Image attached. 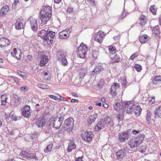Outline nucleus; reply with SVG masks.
<instances>
[{
	"label": "nucleus",
	"mask_w": 161,
	"mask_h": 161,
	"mask_svg": "<svg viewBox=\"0 0 161 161\" xmlns=\"http://www.w3.org/2000/svg\"><path fill=\"white\" fill-rule=\"evenodd\" d=\"M134 104L131 101L124 103L115 102L114 105V108L115 110L122 113L125 111L127 108V113L130 114L131 113L132 108L133 106H135Z\"/></svg>",
	"instance_id": "1"
},
{
	"label": "nucleus",
	"mask_w": 161,
	"mask_h": 161,
	"mask_svg": "<svg viewBox=\"0 0 161 161\" xmlns=\"http://www.w3.org/2000/svg\"><path fill=\"white\" fill-rule=\"evenodd\" d=\"M55 35V32L49 31V29L47 28L41 30L38 34V36L43 39L45 45L50 44L53 42Z\"/></svg>",
	"instance_id": "2"
},
{
	"label": "nucleus",
	"mask_w": 161,
	"mask_h": 161,
	"mask_svg": "<svg viewBox=\"0 0 161 161\" xmlns=\"http://www.w3.org/2000/svg\"><path fill=\"white\" fill-rule=\"evenodd\" d=\"M51 8L49 6H44L41 9L40 19L41 20V25L46 24L51 17Z\"/></svg>",
	"instance_id": "3"
},
{
	"label": "nucleus",
	"mask_w": 161,
	"mask_h": 161,
	"mask_svg": "<svg viewBox=\"0 0 161 161\" xmlns=\"http://www.w3.org/2000/svg\"><path fill=\"white\" fill-rule=\"evenodd\" d=\"M113 125V120L109 117H107L104 119H101L95 126V130L97 131L103 129L106 126H111Z\"/></svg>",
	"instance_id": "4"
},
{
	"label": "nucleus",
	"mask_w": 161,
	"mask_h": 161,
	"mask_svg": "<svg viewBox=\"0 0 161 161\" xmlns=\"http://www.w3.org/2000/svg\"><path fill=\"white\" fill-rule=\"evenodd\" d=\"M145 137L143 134H140L136 137L130 139L128 142V145L131 148L137 147L143 141Z\"/></svg>",
	"instance_id": "5"
},
{
	"label": "nucleus",
	"mask_w": 161,
	"mask_h": 161,
	"mask_svg": "<svg viewBox=\"0 0 161 161\" xmlns=\"http://www.w3.org/2000/svg\"><path fill=\"white\" fill-rule=\"evenodd\" d=\"M64 119L63 117H52L49 119V122L52 124L53 127L56 129H58L61 126Z\"/></svg>",
	"instance_id": "6"
},
{
	"label": "nucleus",
	"mask_w": 161,
	"mask_h": 161,
	"mask_svg": "<svg viewBox=\"0 0 161 161\" xmlns=\"http://www.w3.org/2000/svg\"><path fill=\"white\" fill-rule=\"evenodd\" d=\"M87 50L88 49L86 45L84 43H81L77 49L78 56L80 58H84L86 57Z\"/></svg>",
	"instance_id": "7"
},
{
	"label": "nucleus",
	"mask_w": 161,
	"mask_h": 161,
	"mask_svg": "<svg viewBox=\"0 0 161 161\" xmlns=\"http://www.w3.org/2000/svg\"><path fill=\"white\" fill-rule=\"evenodd\" d=\"M73 119L72 118H69L65 120L64 127L68 132H70L73 129Z\"/></svg>",
	"instance_id": "8"
},
{
	"label": "nucleus",
	"mask_w": 161,
	"mask_h": 161,
	"mask_svg": "<svg viewBox=\"0 0 161 161\" xmlns=\"http://www.w3.org/2000/svg\"><path fill=\"white\" fill-rule=\"evenodd\" d=\"M93 135L92 132L83 131L82 132L81 136L82 139L85 141L89 142L92 141Z\"/></svg>",
	"instance_id": "9"
},
{
	"label": "nucleus",
	"mask_w": 161,
	"mask_h": 161,
	"mask_svg": "<svg viewBox=\"0 0 161 161\" xmlns=\"http://www.w3.org/2000/svg\"><path fill=\"white\" fill-rule=\"evenodd\" d=\"M58 60L63 66H65L67 65L68 62L66 58V54L63 52H59L58 54Z\"/></svg>",
	"instance_id": "10"
},
{
	"label": "nucleus",
	"mask_w": 161,
	"mask_h": 161,
	"mask_svg": "<svg viewBox=\"0 0 161 161\" xmlns=\"http://www.w3.org/2000/svg\"><path fill=\"white\" fill-rule=\"evenodd\" d=\"M119 86L118 83H114L112 86L110 90V94L112 96H116L119 92Z\"/></svg>",
	"instance_id": "11"
},
{
	"label": "nucleus",
	"mask_w": 161,
	"mask_h": 161,
	"mask_svg": "<svg viewBox=\"0 0 161 161\" xmlns=\"http://www.w3.org/2000/svg\"><path fill=\"white\" fill-rule=\"evenodd\" d=\"M131 102L132 103H134V105L135 106H133V107L132 108V112L133 111V112L134 113L135 116L136 117H138L140 116L141 114V112L142 111V108L139 106L137 105L138 103H136V102L134 101H131Z\"/></svg>",
	"instance_id": "12"
},
{
	"label": "nucleus",
	"mask_w": 161,
	"mask_h": 161,
	"mask_svg": "<svg viewBox=\"0 0 161 161\" xmlns=\"http://www.w3.org/2000/svg\"><path fill=\"white\" fill-rule=\"evenodd\" d=\"M106 33L100 31L95 34L94 36L95 40L101 43L102 42Z\"/></svg>",
	"instance_id": "13"
},
{
	"label": "nucleus",
	"mask_w": 161,
	"mask_h": 161,
	"mask_svg": "<svg viewBox=\"0 0 161 161\" xmlns=\"http://www.w3.org/2000/svg\"><path fill=\"white\" fill-rule=\"evenodd\" d=\"M129 134L127 131H124L119 133V135L118 140L119 142H122L127 140L129 138Z\"/></svg>",
	"instance_id": "14"
},
{
	"label": "nucleus",
	"mask_w": 161,
	"mask_h": 161,
	"mask_svg": "<svg viewBox=\"0 0 161 161\" xmlns=\"http://www.w3.org/2000/svg\"><path fill=\"white\" fill-rule=\"evenodd\" d=\"M126 151L125 149L119 150L115 153V155L118 160H120L126 155Z\"/></svg>",
	"instance_id": "15"
},
{
	"label": "nucleus",
	"mask_w": 161,
	"mask_h": 161,
	"mask_svg": "<svg viewBox=\"0 0 161 161\" xmlns=\"http://www.w3.org/2000/svg\"><path fill=\"white\" fill-rule=\"evenodd\" d=\"M70 31L69 29L64 30L59 33V38L61 39H66L69 37L70 34Z\"/></svg>",
	"instance_id": "16"
},
{
	"label": "nucleus",
	"mask_w": 161,
	"mask_h": 161,
	"mask_svg": "<svg viewBox=\"0 0 161 161\" xmlns=\"http://www.w3.org/2000/svg\"><path fill=\"white\" fill-rule=\"evenodd\" d=\"M12 56L15 57L17 60L20 58L21 57V51L19 49L14 48L13 51L11 52Z\"/></svg>",
	"instance_id": "17"
},
{
	"label": "nucleus",
	"mask_w": 161,
	"mask_h": 161,
	"mask_svg": "<svg viewBox=\"0 0 161 161\" xmlns=\"http://www.w3.org/2000/svg\"><path fill=\"white\" fill-rule=\"evenodd\" d=\"M20 156L22 157L26 158L28 159L34 158L35 159L36 156L35 154H31L26 151H21L20 153Z\"/></svg>",
	"instance_id": "18"
},
{
	"label": "nucleus",
	"mask_w": 161,
	"mask_h": 161,
	"mask_svg": "<svg viewBox=\"0 0 161 161\" xmlns=\"http://www.w3.org/2000/svg\"><path fill=\"white\" fill-rule=\"evenodd\" d=\"M10 43V41L5 37H2L0 39V46L3 47L9 45Z\"/></svg>",
	"instance_id": "19"
},
{
	"label": "nucleus",
	"mask_w": 161,
	"mask_h": 161,
	"mask_svg": "<svg viewBox=\"0 0 161 161\" xmlns=\"http://www.w3.org/2000/svg\"><path fill=\"white\" fill-rule=\"evenodd\" d=\"M30 107L29 106L26 105L24 107L23 111V114L25 118H28L31 116Z\"/></svg>",
	"instance_id": "20"
},
{
	"label": "nucleus",
	"mask_w": 161,
	"mask_h": 161,
	"mask_svg": "<svg viewBox=\"0 0 161 161\" xmlns=\"http://www.w3.org/2000/svg\"><path fill=\"white\" fill-rule=\"evenodd\" d=\"M30 21L32 29L34 31H36L38 28L37 20L31 18L30 19Z\"/></svg>",
	"instance_id": "21"
},
{
	"label": "nucleus",
	"mask_w": 161,
	"mask_h": 161,
	"mask_svg": "<svg viewBox=\"0 0 161 161\" xmlns=\"http://www.w3.org/2000/svg\"><path fill=\"white\" fill-rule=\"evenodd\" d=\"M104 69L103 67L100 65H96L94 69L92 71L91 75L94 76L96 73L102 71Z\"/></svg>",
	"instance_id": "22"
},
{
	"label": "nucleus",
	"mask_w": 161,
	"mask_h": 161,
	"mask_svg": "<svg viewBox=\"0 0 161 161\" xmlns=\"http://www.w3.org/2000/svg\"><path fill=\"white\" fill-rule=\"evenodd\" d=\"M9 8L7 5L3 7L1 9L0 16H4L8 14Z\"/></svg>",
	"instance_id": "23"
},
{
	"label": "nucleus",
	"mask_w": 161,
	"mask_h": 161,
	"mask_svg": "<svg viewBox=\"0 0 161 161\" xmlns=\"http://www.w3.org/2000/svg\"><path fill=\"white\" fill-rule=\"evenodd\" d=\"M150 38V37L147 35L143 34L139 37V40L141 43H144L147 42Z\"/></svg>",
	"instance_id": "24"
},
{
	"label": "nucleus",
	"mask_w": 161,
	"mask_h": 161,
	"mask_svg": "<svg viewBox=\"0 0 161 161\" xmlns=\"http://www.w3.org/2000/svg\"><path fill=\"white\" fill-rule=\"evenodd\" d=\"M76 145L74 142L73 141H70L69 143L68 146L67 148V151L68 153H70L76 148Z\"/></svg>",
	"instance_id": "25"
},
{
	"label": "nucleus",
	"mask_w": 161,
	"mask_h": 161,
	"mask_svg": "<svg viewBox=\"0 0 161 161\" xmlns=\"http://www.w3.org/2000/svg\"><path fill=\"white\" fill-rule=\"evenodd\" d=\"M109 56L112 59V62L113 63L118 62L121 59V58L119 56V54L117 55L116 53H115L113 55H110Z\"/></svg>",
	"instance_id": "26"
},
{
	"label": "nucleus",
	"mask_w": 161,
	"mask_h": 161,
	"mask_svg": "<svg viewBox=\"0 0 161 161\" xmlns=\"http://www.w3.org/2000/svg\"><path fill=\"white\" fill-rule=\"evenodd\" d=\"M147 20V17L144 15H142L139 19L138 22L141 25L143 26L146 23Z\"/></svg>",
	"instance_id": "27"
},
{
	"label": "nucleus",
	"mask_w": 161,
	"mask_h": 161,
	"mask_svg": "<svg viewBox=\"0 0 161 161\" xmlns=\"http://www.w3.org/2000/svg\"><path fill=\"white\" fill-rule=\"evenodd\" d=\"M155 118L161 119V106H160L156 108L154 113Z\"/></svg>",
	"instance_id": "28"
},
{
	"label": "nucleus",
	"mask_w": 161,
	"mask_h": 161,
	"mask_svg": "<svg viewBox=\"0 0 161 161\" xmlns=\"http://www.w3.org/2000/svg\"><path fill=\"white\" fill-rule=\"evenodd\" d=\"M40 61V65L41 66H43L45 65L47 62L48 61L47 57V56L42 55L41 56Z\"/></svg>",
	"instance_id": "29"
},
{
	"label": "nucleus",
	"mask_w": 161,
	"mask_h": 161,
	"mask_svg": "<svg viewBox=\"0 0 161 161\" xmlns=\"http://www.w3.org/2000/svg\"><path fill=\"white\" fill-rule=\"evenodd\" d=\"M87 72V71L86 68L80 69L79 70V73L80 76V78L82 79L83 78Z\"/></svg>",
	"instance_id": "30"
},
{
	"label": "nucleus",
	"mask_w": 161,
	"mask_h": 161,
	"mask_svg": "<svg viewBox=\"0 0 161 161\" xmlns=\"http://www.w3.org/2000/svg\"><path fill=\"white\" fill-rule=\"evenodd\" d=\"M36 125L38 127H42L46 124L45 120L43 119H39L36 122Z\"/></svg>",
	"instance_id": "31"
},
{
	"label": "nucleus",
	"mask_w": 161,
	"mask_h": 161,
	"mask_svg": "<svg viewBox=\"0 0 161 161\" xmlns=\"http://www.w3.org/2000/svg\"><path fill=\"white\" fill-rule=\"evenodd\" d=\"M97 116L96 114H94L90 116L87 119V122L91 125L92 122H94L95 119L97 118Z\"/></svg>",
	"instance_id": "32"
},
{
	"label": "nucleus",
	"mask_w": 161,
	"mask_h": 161,
	"mask_svg": "<svg viewBox=\"0 0 161 161\" xmlns=\"http://www.w3.org/2000/svg\"><path fill=\"white\" fill-rule=\"evenodd\" d=\"M15 28L18 30H19L23 28V24L19 21H17L15 24Z\"/></svg>",
	"instance_id": "33"
},
{
	"label": "nucleus",
	"mask_w": 161,
	"mask_h": 161,
	"mask_svg": "<svg viewBox=\"0 0 161 161\" xmlns=\"http://www.w3.org/2000/svg\"><path fill=\"white\" fill-rule=\"evenodd\" d=\"M42 75L43 76V78L44 80L46 81H49L51 77L49 74H48L45 71H44L42 73Z\"/></svg>",
	"instance_id": "34"
},
{
	"label": "nucleus",
	"mask_w": 161,
	"mask_h": 161,
	"mask_svg": "<svg viewBox=\"0 0 161 161\" xmlns=\"http://www.w3.org/2000/svg\"><path fill=\"white\" fill-rule=\"evenodd\" d=\"M116 47H115L113 46H110L109 47L108 50L110 52V55H113L115 53Z\"/></svg>",
	"instance_id": "35"
},
{
	"label": "nucleus",
	"mask_w": 161,
	"mask_h": 161,
	"mask_svg": "<svg viewBox=\"0 0 161 161\" xmlns=\"http://www.w3.org/2000/svg\"><path fill=\"white\" fill-rule=\"evenodd\" d=\"M155 5L151 6L149 8V10L154 15L156 14L157 9Z\"/></svg>",
	"instance_id": "36"
},
{
	"label": "nucleus",
	"mask_w": 161,
	"mask_h": 161,
	"mask_svg": "<svg viewBox=\"0 0 161 161\" xmlns=\"http://www.w3.org/2000/svg\"><path fill=\"white\" fill-rule=\"evenodd\" d=\"M9 80L11 81H14L17 84L19 85V79L17 77L14 76H11L9 77Z\"/></svg>",
	"instance_id": "37"
},
{
	"label": "nucleus",
	"mask_w": 161,
	"mask_h": 161,
	"mask_svg": "<svg viewBox=\"0 0 161 161\" xmlns=\"http://www.w3.org/2000/svg\"><path fill=\"white\" fill-rule=\"evenodd\" d=\"M37 86L43 89H49L50 88V87L49 86L43 84H38L37 85Z\"/></svg>",
	"instance_id": "38"
},
{
	"label": "nucleus",
	"mask_w": 161,
	"mask_h": 161,
	"mask_svg": "<svg viewBox=\"0 0 161 161\" xmlns=\"http://www.w3.org/2000/svg\"><path fill=\"white\" fill-rule=\"evenodd\" d=\"M121 83L123 89H125L127 86V82L126 80L123 78V79L121 80Z\"/></svg>",
	"instance_id": "39"
},
{
	"label": "nucleus",
	"mask_w": 161,
	"mask_h": 161,
	"mask_svg": "<svg viewBox=\"0 0 161 161\" xmlns=\"http://www.w3.org/2000/svg\"><path fill=\"white\" fill-rule=\"evenodd\" d=\"M153 33L157 34V35H158L160 34V30L158 26H155L153 29Z\"/></svg>",
	"instance_id": "40"
},
{
	"label": "nucleus",
	"mask_w": 161,
	"mask_h": 161,
	"mask_svg": "<svg viewBox=\"0 0 161 161\" xmlns=\"http://www.w3.org/2000/svg\"><path fill=\"white\" fill-rule=\"evenodd\" d=\"M53 147V145L52 144L48 145L46 149L44 150V152L47 153L50 152Z\"/></svg>",
	"instance_id": "41"
},
{
	"label": "nucleus",
	"mask_w": 161,
	"mask_h": 161,
	"mask_svg": "<svg viewBox=\"0 0 161 161\" xmlns=\"http://www.w3.org/2000/svg\"><path fill=\"white\" fill-rule=\"evenodd\" d=\"M127 14H128V13L126 12L124 10L121 15L119 17V20L120 21L123 18L125 17Z\"/></svg>",
	"instance_id": "42"
},
{
	"label": "nucleus",
	"mask_w": 161,
	"mask_h": 161,
	"mask_svg": "<svg viewBox=\"0 0 161 161\" xmlns=\"http://www.w3.org/2000/svg\"><path fill=\"white\" fill-rule=\"evenodd\" d=\"M151 113L148 112L146 115V120L147 123L150 124L151 119Z\"/></svg>",
	"instance_id": "43"
},
{
	"label": "nucleus",
	"mask_w": 161,
	"mask_h": 161,
	"mask_svg": "<svg viewBox=\"0 0 161 161\" xmlns=\"http://www.w3.org/2000/svg\"><path fill=\"white\" fill-rule=\"evenodd\" d=\"M68 14H70L72 16H73L74 13L73 11V8L71 7H69L67 10V15H68Z\"/></svg>",
	"instance_id": "44"
},
{
	"label": "nucleus",
	"mask_w": 161,
	"mask_h": 161,
	"mask_svg": "<svg viewBox=\"0 0 161 161\" xmlns=\"http://www.w3.org/2000/svg\"><path fill=\"white\" fill-rule=\"evenodd\" d=\"M18 74L21 76L23 78H26V76L25 75V73L24 72H22L20 70H18L17 71Z\"/></svg>",
	"instance_id": "45"
},
{
	"label": "nucleus",
	"mask_w": 161,
	"mask_h": 161,
	"mask_svg": "<svg viewBox=\"0 0 161 161\" xmlns=\"http://www.w3.org/2000/svg\"><path fill=\"white\" fill-rule=\"evenodd\" d=\"M138 72L142 70L141 66L139 64H136L134 66Z\"/></svg>",
	"instance_id": "46"
},
{
	"label": "nucleus",
	"mask_w": 161,
	"mask_h": 161,
	"mask_svg": "<svg viewBox=\"0 0 161 161\" xmlns=\"http://www.w3.org/2000/svg\"><path fill=\"white\" fill-rule=\"evenodd\" d=\"M138 55L137 52H136L135 53L132 54L130 57V59L131 60H133Z\"/></svg>",
	"instance_id": "47"
},
{
	"label": "nucleus",
	"mask_w": 161,
	"mask_h": 161,
	"mask_svg": "<svg viewBox=\"0 0 161 161\" xmlns=\"http://www.w3.org/2000/svg\"><path fill=\"white\" fill-rule=\"evenodd\" d=\"M119 121H121L123 120V115L122 114H119L117 115V117Z\"/></svg>",
	"instance_id": "48"
},
{
	"label": "nucleus",
	"mask_w": 161,
	"mask_h": 161,
	"mask_svg": "<svg viewBox=\"0 0 161 161\" xmlns=\"http://www.w3.org/2000/svg\"><path fill=\"white\" fill-rule=\"evenodd\" d=\"M154 80L157 81H161V76L160 75H157L155 76L154 78Z\"/></svg>",
	"instance_id": "49"
},
{
	"label": "nucleus",
	"mask_w": 161,
	"mask_h": 161,
	"mask_svg": "<svg viewBox=\"0 0 161 161\" xmlns=\"http://www.w3.org/2000/svg\"><path fill=\"white\" fill-rule=\"evenodd\" d=\"M48 96L52 99L55 100H59V98L57 96H55L53 95H49Z\"/></svg>",
	"instance_id": "50"
},
{
	"label": "nucleus",
	"mask_w": 161,
	"mask_h": 161,
	"mask_svg": "<svg viewBox=\"0 0 161 161\" xmlns=\"http://www.w3.org/2000/svg\"><path fill=\"white\" fill-rule=\"evenodd\" d=\"M11 119L12 120L16 121L17 120L18 117L15 115L12 114L11 116Z\"/></svg>",
	"instance_id": "51"
},
{
	"label": "nucleus",
	"mask_w": 161,
	"mask_h": 161,
	"mask_svg": "<svg viewBox=\"0 0 161 161\" xmlns=\"http://www.w3.org/2000/svg\"><path fill=\"white\" fill-rule=\"evenodd\" d=\"M59 97H60V98H59V100H60V101H68L67 99L65 98V97H62V96H61L60 95H59Z\"/></svg>",
	"instance_id": "52"
},
{
	"label": "nucleus",
	"mask_w": 161,
	"mask_h": 161,
	"mask_svg": "<svg viewBox=\"0 0 161 161\" xmlns=\"http://www.w3.org/2000/svg\"><path fill=\"white\" fill-rule=\"evenodd\" d=\"M87 2L88 3L91 5H94V0H87Z\"/></svg>",
	"instance_id": "53"
},
{
	"label": "nucleus",
	"mask_w": 161,
	"mask_h": 161,
	"mask_svg": "<svg viewBox=\"0 0 161 161\" xmlns=\"http://www.w3.org/2000/svg\"><path fill=\"white\" fill-rule=\"evenodd\" d=\"M98 54V52L97 51H94L92 53L93 56L94 58H97Z\"/></svg>",
	"instance_id": "54"
},
{
	"label": "nucleus",
	"mask_w": 161,
	"mask_h": 161,
	"mask_svg": "<svg viewBox=\"0 0 161 161\" xmlns=\"http://www.w3.org/2000/svg\"><path fill=\"white\" fill-rule=\"evenodd\" d=\"M1 99L2 100L3 99L4 100H6L8 99V97H7V95L6 94H4L3 95H2L1 96Z\"/></svg>",
	"instance_id": "55"
},
{
	"label": "nucleus",
	"mask_w": 161,
	"mask_h": 161,
	"mask_svg": "<svg viewBox=\"0 0 161 161\" xmlns=\"http://www.w3.org/2000/svg\"><path fill=\"white\" fill-rule=\"evenodd\" d=\"M21 89L24 91H26L28 90V89L26 86H24L20 88Z\"/></svg>",
	"instance_id": "56"
},
{
	"label": "nucleus",
	"mask_w": 161,
	"mask_h": 161,
	"mask_svg": "<svg viewBox=\"0 0 161 161\" xmlns=\"http://www.w3.org/2000/svg\"><path fill=\"white\" fill-rule=\"evenodd\" d=\"M19 3V0H14L13 3V7H15L17 5V3Z\"/></svg>",
	"instance_id": "57"
},
{
	"label": "nucleus",
	"mask_w": 161,
	"mask_h": 161,
	"mask_svg": "<svg viewBox=\"0 0 161 161\" xmlns=\"http://www.w3.org/2000/svg\"><path fill=\"white\" fill-rule=\"evenodd\" d=\"M15 102L18 104H19L20 103V99L19 98H18L17 99H16L15 100Z\"/></svg>",
	"instance_id": "58"
},
{
	"label": "nucleus",
	"mask_w": 161,
	"mask_h": 161,
	"mask_svg": "<svg viewBox=\"0 0 161 161\" xmlns=\"http://www.w3.org/2000/svg\"><path fill=\"white\" fill-rule=\"evenodd\" d=\"M113 38L114 40L115 41H117L120 38V36L119 35H117L116 36H114Z\"/></svg>",
	"instance_id": "59"
},
{
	"label": "nucleus",
	"mask_w": 161,
	"mask_h": 161,
	"mask_svg": "<svg viewBox=\"0 0 161 161\" xmlns=\"http://www.w3.org/2000/svg\"><path fill=\"white\" fill-rule=\"evenodd\" d=\"M6 100H4L3 99L2 101V104L1 105H6Z\"/></svg>",
	"instance_id": "60"
},
{
	"label": "nucleus",
	"mask_w": 161,
	"mask_h": 161,
	"mask_svg": "<svg viewBox=\"0 0 161 161\" xmlns=\"http://www.w3.org/2000/svg\"><path fill=\"white\" fill-rule=\"evenodd\" d=\"M155 101V97H153L150 100H149V102L153 103Z\"/></svg>",
	"instance_id": "61"
},
{
	"label": "nucleus",
	"mask_w": 161,
	"mask_h": 161,
	"mask_svg": "<svg viewBox=\"0 0 161 161\" xmlns=\"http://www.w3.org/2000/svg\"><path fill=\"white\" fill-rule=\"evenodd\" d=\"M78 102V100L75 99H72L71 100V102L72 103H74V102L77 103V102Z\"/></svg>",
	"instance_id": "62"
},
{
	"label": "nucleus",
	"mask_w": 161,
	"mask_h": 161,
	"mask_svg": "<svg viewBox=\"0 0 161 161\" xmlns=\"http://www.w3.org/2000/svg\"><path fill=\"white\" fill-rule=\"evenodd\" d=\"M132 132L133 134H136L139 132V131H137L135 130H133Z\"/></svg>",
	"instance_id": "63"
},
{
	"label": "nucleus",
	"mask_w": 161,
	"mask_h": 161,
	"mask_svg": "<svg viewBox=\"0 0 161 161\" xmlns=\"http://www.w3.org/2000/svg\"><path fill=\"white\" fill-rule=\"evenodd\" d=\"M76 161H83L82 157H79L76 159Z\"/></svg>",
	"instance_id": "64"
}]
</instances>
